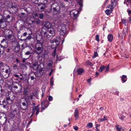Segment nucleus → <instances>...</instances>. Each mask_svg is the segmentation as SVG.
I'll return each instance as SVG.
<instances>
[{"mask_svg": "<svg viewBox=\"0 0 131 131\" xmlns=\"http://www.w3.org/2000/svg\"><path fill=\"white\" fill-rule=\"evenodd\" d=\"M47 33V32H45L44 33V36H47V37H49V36L48 35Z\"/></svg>", "mask_w": 131, "mask_h": 131, "instance_id": "obj_48", "label": "nucleus"}, {"mask_svg": "<svg viewBox=\"0 0 131 131\" xmlns=\"http://www.w3.org/2000/svg\"><path fill=\"white\" fill-rule=\"evenodd\" d=\"M73 128L75 130H77L78 129V127L77 126H73Z\"/></svg>", "mask_w": 131, "mask_h": 131, "instance_id": "obj_47", "label": "nucleus"}, {"mask_svg": "<svg viewBox=\"0 0 131 131\" xmlns=\"http://www.w3.org/2000/svg\"><path fill=\"white\" fill-rule=\"evenodd\" d=\"M104 108L103 107H102L100 108V109L101 111H102L104 110Z\"/></svg>", "mask_w": 131, "mask_h": 131, "instance_id": "obj_58", "label": "nucleus"}, {"mask_svg": "<svg viewBox=\"0 0 131 131\" xmlns=\"http://www.w3.org/2000/svg\"><path fill=\"white\" fill-rule=\"evenodd\" d=\"M48 103V102L46 101H43L41 103V108L42 109L44 110L47 107V105H46V104Z\"/></svg>", "mask_w": 131, "mask_h": 131, "instance_id": "obj_13", "label": "nucleus"}, {"mask_svg": "<svg viewBox=\"0 0 131 131\" xmlns=\"http://www.w3.org/2000/svg\"><path fill=\"white\" fill-rule=\"evenodd\" d=\"M35 49V52L36 54H41L43 49L42 42L38 40L37 43L36 45Z\"/></svg>", "mask_w": 131, "mask_h": 131, "instance_id": "obj_1", "label": "nucleus"}, {"mask_svg": "<svg viewBox=\"0 0 131 131\" xmlns=\"http://www.w3.org/2000/svg\"><path fill=\"white\" fill-rule=\"evenodd\" d=\"M125 116L123 114H121L120 116H119V118L122 120H123L124 118H125Z\"/></svg>", "mask_w": 131, "mask_h": 131, "instance_id": "obj_36", "label": "nucleus"}, {"mask_svg": "<svg viewBox=\"0 0 131 131\" xmlns=\"http://www.w3.org/2000/svg\"><path fill=\"white\" fill-rule=\"evenodd\" d=\"M3 63L1 62H0V67H1L3 66Z\"/></svg>", "mask_w": 131, "mask_h": 131, "instance_id": "obj_50", "label": "nucleus"}, {"mask_svg": "<svg viewBox=\"0 0 131 131\" xmlns=\"http://www.w3.org/2000/svg\"><path fill=\"white\" fill-rule=\"evenodd\" d=\"M20 48V46L18 43H17L16 46L15 47L14 50L16 52H18Z\"/></svg>", "mask_w": 131, "mask_h": 131, "instance_id": "obj_19", "label": "nucleus"}, {"mask_svg": "<svg viewBox=\"0 0 131 131\" xmlns=\"http://www.w3.org/2000/svg\"><path fill=\"white\" fill-rule=\"evenodd\" d=\"M47 32H49L50 34L51 35H50V36H53L55 34V31L54 28H51L49 29Z\"/></svg>", "mask_w": 131, "mask_h": 131, "instance_id": "obj_12", "label": "nucleus"}, {"mask_svg": "<svg viewBox=\"0 0 131 131\" xmlns=\"http://www.w3.org/2000/svg\"><path fill=\"white\" fill-rule=\"evenodd\" d=\"M99 74V73L97 72H96V76H97Z\"/></svg>", "mask_w": 131, "mask_h": 131, "instance_id": "obj_63", "label": "nucleus"}, {"mask_svg": "<svg viewBox=\"0 0 131 131\" xmlns=\"http://www.w3.org/2000/svg\"><path fill=\"white\" fill-rule=\"evenodd\" d=\"M126 78L127 76L126 75H123L122 76V79L123 83H124L127 80Z\"/></svg>", "mask_w": 131, "mask_h": 131, "instance_id": "obj_25", "label": "nucleus"}, {"mask_svg": "<svg viewBox=\"0 0 131 131\" xmlns=\"http://www.w3.org/2000/svg\"><path fill=\"white\" fill-rule=\"evenodd\" d=\"M30 53L29 51H27L26 53L25 54L27 55H29Z\"/></svg>", "mask_w": 131, "mask_h": 131, "instance_id": "obj_52", "label": "nucleus"}, {"mask_svg": "<svg viewBox=\"0 0 131 131\" xmlns=\"http://www.w3.org/2000/svg\"><path fill=\"white\" fill-rule=\"evenodd\" d=\"M43 14H39L38 17L40 19H43Z\"/></svg>", "mask_w": 131, "mask_h": 131, "instance_id": "obj_35", "label": "nucleus"}, {"mask_svg": "<svg viewBox=\"0 0 131 131\" xmlns=\"http://www.w3.org/2000/svg\"><path fill=\"white\" fill-rule=\"evenodd\" d=\"M7 46H1V47L0 46V54H3L4 51V49L6 48L7 47Z\"/></svg>", "mask_w": 131, "mask_h": 131, "instance_id": "obj_22", "label": "nucleus"}, {"mask_svg": "<svg viewBox=\"0 0 131 131\" xmlns=\"http://www.w3.org/2000/svg\"><path fill=\"white\" fill-rule=\"evenodd\" d=\"M58 40L57 39H55L53 40H52L50 41V42L51 43H53V45H54V47H53L54 48H56V43L58 42Z\"/></svg>", "mask_w": 131, "mask_h": 131, "instance_id": "obj_15", "label": "nucleus"}, {"mask_svg": "<svg viewBox=\"0 0 131 131\" xmlns=\"http://www.w3.org/2000/svg\"><path fill=\"white\" fill-rule=\"evenodd\" d=\"M53 77L51 78L50 80V84L52 86L53 85Z\"/></svg>", "mask_w": 131, "mask_h": 131, "instance_id": "obj_41", "label": "nucleus"}, {"mask_svg": "<svg viewBox=\"0 0 131 131\" xmlns=\"http://www.w3.org/2000/svg\"><path fill=\"white\" fill-rule=\"evenodd\" d=\"M99 35H96V40L97 41L99 42Z\"/></svg>", "mask_w": 131, "mask_h": 131, "instance_id": "obj_42", "label": "nucleus"}, {"mask_svg": "<svg viewBox=\"0 0 131 131\" xmlns=\"http://www.w3.org/2000/svg\"><path fill=\"white\" fill-rule=\"evenodd\" d=\"M13 38L14 37L11 35H9L7 37V38L9 40H12Z\"/></svg>", "mask_w": 131, "mask_h": 131, "instance_id": "obj_29", "label": "nucleus"}, {"mask_svg": "<svg viewBox=\"0 0 131 131\" xmlns=\"http://www.w3.org/2000/svg\"><path fill=\"white\" fill-rule=\"evenodd\" d=\"M33 66L34 67H36L35 68L34 67V70H36L38 68V66L36 64H33Z\"/></svg>", "mask_w": 131, "mask_h": 131, "instance_id": "obj_38", "label": "nucleus"}, {"mask_svg": "<svg viewBox=\"0 0 131 131\" xmlns=\"http://www.w3.org/2000/svg\"><path fill=\"white\" fill-rule=\"evenodd\" d=\"M14 88H15V89H17L18 88V87L16 86H14V87H13Z\"/></svg>", "mask_w": 131, "mask_h": 131, "instance_id": "obj_62", "label": "nucleus"}, {"mask_svg": "<svg viewBox=\"0 0 131 131\" xmlns=\"http://www.w3.org/2000/svg\"><path fill=\"white\" fill-rule=\"evenodd\" d=\"M45 88L44 86H43L42 88V93H43V94H44L45 92Z\"/></svg>", "mask_w": 131, "mask_h": 131, "instance_id": "obj_37", "label": "nucleus"}, {"mask_svg": "<svg viewBox=\"0 0 131 131\" xmlns=\"http://www.w3.org/2000/svg\"><path fill=\"white\" fill-rule=\"evenodd\" d=\"M39 110H38L36 111V115H37L38 114V113H39Z\"/></svg>", "mask_w": 131, "mask_h": 131, "instance_id": "obj_51", "label": "nucleus"}, {"mask_svg": "<svg viewBox=\"0 0 131 131\" xmlns=\"http://www.w3.org/2000/svg\"><path fill=\"white\" fill-rule=\"evenodd\" d=\"M11 9H13L14 10V11H13V12L16 13L17 12L18 10V8L16 4L15 3H13Z\"/></svg>", "mask_w": 131, "mask_h": 131, "instance_id": "obj_10", "label": "nucleus"}, {"mask_svg": "<svg viewBox=\"0 0 131 131\" xmlns=\"http://www.w3.org/2000/svg\"><path fill=\"white\" fill-rule=\"evenodd\" d=\"M113 9L111 10H111H110L109 9H106V11H105V12L106 14H107L108 15L111 13L112 12V11H113Z\"/></svg>", "mask_w": 131, "mask_h": 131, "instance_id": "obj_26", "label": "nucleus"}, {"mask_svg": "<svg viewBox=\"0 0 131 131\" xmlns=\"http://www.w3.org/2000/svg\"><path fill=\"white\" fill-rule=\"evenodd\" d=\"M98 55V54L97 52H95L94 53V54L93 57V58H95Z\"/></svg>", "mask_w": 131, "mask_h": 131, "instance_id": "obj_43", "label": "nucleus"}, {"mask_svg": "<svg viewBox=\"0 0 131 131\" xmlns=\"http://www.w3.org/2000/svg\"><path fill=\"white\" fill-rule=\"evenodd\" d=\"M129 21L130 23H131V16L129 18Z\"/></svg>", "mask_w": 131, "mask_h": 131, "instance_id": "obj_57", "label": "nucleus"}, {"mask_svg": "<svg viewBox=\"0 0 131 131\" xmlns=\"http://www.w3.org/2000/svg\"><path fill=\"white\" fill-rule=\"evenodd\" d=\"M14 77H16V78H18L19 77V76L17 74H15L14 75Z\"/></svg>", "mask_w": 131, "mask_h": 131, "instance_id": "obj_55", "label": "nucleus"}, {"mask_svg": "<svg viewBox=\"0 0 131 131\" xmlns=\"http://www.w3.org/2000/svg\"><path fill=\"white\" fill-rule=\"evenodd\" d=\"M26 16V15L23 13H22L20 16V17L22 18H25V17Z\"/></svg>", "mask_w": 131, "mask_h": 131, "instance_id": "obj_34", "label": "nucleus"}, {"mask_svg": "<svg viewBox=\"0 0 131 131\" xmlns=\"http://www.w3.org/2000/svg\"><path fill=\"white\" fill-rule=\"evenodd\" d=\"M34 77L33 76H31L30 77V79L31 80H33L34 79Z\"/></svg>", "mask_w": 131, "mask_h": 131, "instance_id": "obj_54", "label": "nucleus"}, {"mask_svg": "<svg viewBox=\"0 0 131 131\" xmlns=\"http://www.w3.org/2000/svg\"><path fill=\"white\" fill-rule=\"evenodd\" d=\"M56 49H55L54 50L53 52V53H52V56L54 57H55L56 56Z\"/></svg>", "mask_w": 131, "mask_h": 131, "instance_id": "obj_40", "label": "nucleus"}, {"mask_svg": "<svg viewBox=\"0 0 131 131\" xmlns=\"http://www.w3.org/2000/svg\"><path fill=\"white\" fill-rule=\"evenodd\" d=\"M127 11L129 15H131V10H130L129 9H128Z\"/></svg>", "mask_w": 131, "mask_h": 131, "instance_id": "obj_46", "label": "nucleus"}, {"mask_svg": "<svg viewBox=\"0 0 131 131\" xmlns=\"http://www.w3.org/2000/svg\"><path fill=\"white\" fill-rule=\"evenodd\" d=\"M128 3H126L127 5L129 7L131 8V0H126Z\"/></svg>", "mask_w": 131, "mask_h": 131, "instance_id": "obj_28", "label": "nucleus"}, {"mask_svg": "<svg viewBox=\"0 0 131 131\" xmlns=\"http://www.w3.org/2000/svg\"><path fill=\"white\" fill-rule=\"evenodd\" d=\"M86 63L87 64L90 65L91 62L90 61H88L86 62Z\"/></svg>", "mask_w": 131, "mask_h": 131, "instance_id": "obj_49", "label": "nucleus"}, {"mask_svg": "<svg viewBox=\"0 0 131 131\" xmlns=\"http://www.w3.org/2000/svg\"><path fill=\"white\" fill-rule=\"evenodd\" d=\"M79 113L77 108H76L74 112V116L75 118L77 119H78L79 116Z\"/></svg>", "mask_w": 131, "mask_h": 131, "instance_id": "obj_17", "label": "nucleus"}, {"mask_svg": "<svg viewBox=\"0 0 131 131\" xmlns=\"http://www.w3.org/2000/svg\"><path fill=\"white\" fill-rule=\"evenodd\" d=\"M5 21V19L2 15L0 14V23H1V26L2 28L6 27V25Z\"/></svg>", "mask_w": 131, "mask_h": 131, "instance_id": "obj_6", "label": "nucleus"}, {"mask_svg": "<svg viewBox=\"0 0 131 131\" xmlns=\"http://www.w3.org/2000/svg\"><path fill=\"white\" fill-rule=\"evenodd\" d=\"M29 97L31 100H32L33 98V95H30V96H29Z\"/></svg>", "mask_w": 131, "mask_h": 131, "instance_id": "obj_56", "label": "nucleus"}, {"mask_svg": "<svg viewBox=\"0 0 131 131\" xmlns=\"http://www.w3.org/2000/svg\"><path fill=\"white\" fill-rule=\"evenodd\" d=\"M28 106V105L24 102L21 103L20 105V108L23 110H26Z\"/></svg>", "mask_w": 131, "mask_h": 131, "instance_id": "obj_9", "label": "nucleus"}, {"mask_svg": "<svg viewBox=\"0 0 131 131\" xmlns=\"http://www.w3.org/2000/svg\"><path fill=\"white\" fill-rule=\"evenodd\" d=\"M41 21L39 19H37L35 20L34 21V22L35 23L37 24H40L41 23Z\"/></svg>", "mask_w": 131, "mask_h": 131, "instance_id": "obj_31", "label": "nucleus"}, {"mask_svg": "<svg viewBox=\"0 0 131 131\" xmlns=\"http://www.w3.org/2000/svg\"><path fill=\"white\" fill-rule=\"evenodd\" d=\"M27 35V33L26 32H24L23 34V36H26Z\"/></svg>", "mask_w": 131, "mask_h": 131, "instance_id": "obj_59", "label": "nucleus"}, {"mask_svg": "<svg viewBox=\"0 0 131 131\" xmlns=\"http://www.w3.org/2000/svg\"><path fill=\"white\" fill-rule=\"evenodd\" d=\"M35 15L36 17L38 16V14L37 13H35Z\"/></svg>", "mask_w": 131, "mask_h": 131, "instance_id": "obj_64", "label": "nucleus"}, {"mask_svg": "<svg viewBox=\"0 0 131 131\" xmlns=\"http://www.w3.org/2000/svg\"><path fill=\"white\" fill-rule=\"evenodd\" d=\"M93 124L91 123H89L86 126L87 127L89 128H92L93 127Z\"/></svg>", "mask_w": 131, "mask_h": 131, "instance_id": "obj_32", "label": "nucleus"}, {"mask_svg": "<svg viewBox=\"0 0 131 131\" xmlns=\"http://www.w3.org/2000/svg\"><path fill=\"white\" fill-rule=\"evenodd\" d=\"M11 96L9 95L6 97V100L7 104H10L13 103V99L10 97Z\"/></svg>", "mask_w": 131, "mask_h": 131, "instance_id": "obj_8", "label": "nucleus"}, {"mask_svg": "<svg viewBox=\"0 0 131 131\" xmlns=\"http://www.w3.org/2000/svg\"><path fill=\"white\" fill-rule=\"evenodd\" d=\"M39 105H38L37 106H34L33 107L32 111L33 113L32 114L31 116L35 113V112L37 111L38 110H39Z\"/></svg>", "mask_w": 131, "mask_h": 131, "instance_id": "obj_21", "label": "nucleus"}, {"mask_svg": "<svg viewBox=\"0 0 131 131\" xmlns=\"http://www.w3.org/2000/svg\"><path fill=\"white\" fill-rule=\"evenodd\" d=\"M117 2L118 0H111V4L108 5L106 8H110L111 10L113 9L116 6Z\"/></svg>", "mask_w": 131, "mask_h": 131, "instance_id": "obj_4", "label": "nucleus"}, {"mask_svg": "<svg viewBox=\"0 0 131 131\" xmlns=\"http://www.w3.org/2000/svg\"><path fill=\"white\" fill-rule=\"evenodd\" d=\"M107 38L108 41L110 42H111L113 40V36L112 34H110L108 35Z\"/></svg>", "mask_w": 131, "mask_h": 131, "instance_id": "obj_20", "label": "nucleus"}, {"mask_svg": "<svg viewBox=\"0 0 131 131\" xmlns=\"http://www.w3.org/2000/svg\"><path fill=\"white\" fill-rule=\"evenodd\" d=\"M10 17V15H7L5 19V20H6L8 19H9Z\"/></svg>", "mask_w": 131, "mask_h": 131, "instance_id": "obj_45", "label": "nucleus"}, {"mask_svg": "<svg viewBox=\"0 0 131 131\" xmlns=\"http://www.w3.org/2000/svg\"><path fill=\"white\" fill-rule=\"evenodd\" d=\"M43 25L46 29H49L51 26V24L48 22L44 21L43 23Z\"/></svg>", "mask_w": 131, "mask_h": 131, "instance_id": "obj_7", "label": "nucleus"}, {"mask_svg": "<svg viewBox=\"0 0 131 131\" xmlns=\"http://www.w3.org/2000/svg\"><path fill=\"white\" fill-rule=\"evenodd\" d=\"M51 10L53 14L56 15L58 14L59 12L60 8H58V9H57V8H56Z\"/></svg>", "mask_w": 131, "mask_h": 131, "instance_id": "obj_18", "label": "nucleus"}, {"mask_svg": "<svg viewBox=\"0 0 131 131\" xmlns=\"http://www.w3.org/2000/svg\"><path fill=\"white\" fill-rule=\"evenodd\" d=\"M105 69L104 66H102L100 68V69L99 70V71L100 72H102L103 70Z\"/></svg>", "mask_w": 131, "mask_h": 131, "instance_id": "obj_30", "label": "nucleus"}, {"mask_svg": "<svg viewBox=\"0 0 131 131\" xmlns=\"http://www.w3.org/2000/svg\"><path fill=\"white\" fill-rule=\"evenodd\" d=\"M77 71L78 74L79 75H81L84 72V70L82 68H80L77 69Z\"/></svg>", "mask_w": 131, "mask_h": 131, "instance_id": "obj_23", "label": "nucleus"}, {"mask_svg": "<svg viewBox=\"0 0 131 131\" xmlns=\"http://www.w3.org/2000/svg\"><path fill=\"white\" fill-rule=\"evenodd\" d=\"M53 64V61L51 60H49L48 62L47 66L49 68L51 67Z\"/></svg>", "mask_w": 131, "mask_h": 131, "instance_id": "obj_24", "label": "nucleus"}, {"mask_svg": "<svg viewBox=\"0 0 131 131\" xmlns=\"http://www.w3.org/2000/svg\"><path fill=\"white\" fill-rule=\"evenodd\" d=\"M78 11L76 9H73L70 12L71 17L73 19H75L78 17Z\"/></svg>", "mask_w": 131, "mask_h": 131, "instance_id": "obj_5", "label": "nucleus"}, {"mask_svg": "<svg viewBox=\"0 0 131 131\" xmlns=\"http://www.w3.org/2000/svg\"><path fill=\"white\" fill-rule=\"evenodd\" d=\"M13 67L14 68H17V66L16 64H15L14 65V66H13Z\"/></svg>", "mask_w": 131, "mask_h": 131, "instance_id": "obj_61", "label": "nucleus"}, {"mask_svg": "<svg viewBox=\"0 0 131 131\" xmlns=\"http://www.w3.org/2000/svg\"><path fill=\"white\" fill-rule=\"evenodd\" d=\"M51 8V10L56 8H57V9H58V8H60V6L57 3H54L52 4Z\"/></svg>", "mask_w": 131, "mask_h": 131, "instance_id": "obj_11", "label": "nucleus"}, {"mask_svg": "<svg viewBox=\"0 0 131 131\" xmlns=\"http://www.w3.org/2000/svg\"><path fill=\"white\" fill-rule=\"evenodd\" d=\"M29 92L28 91V88H24L23 91V94L26 97L29 96Z\"/></svg>", "mask_w": 131, "mask_h": 131, "instance_id": "obj_16", "label": "nucleus"}, {"mask_svg": "<svg viewBox=\"0 0 131 131\" xmlns=\"http://www.w3.org/2000/svg\"><path fill=\"white\" fill-rule=\"evenodd\" d=\"M47 0H37L35 2V3L38 4V9L43 11L45 8V4H47Z\"/></svg>", "mask_w": 131, "mask_h": 131, "instance_id": "obj_2", "label": "nucleus"}, {"mask_svg": "<svg viewBox=\"0 0 131 131\" xmlns=\"http://www.w3.org/2000/svg\"><path fill=\"white\" fill-rule=\"evenodd\" d=\"M53 99L52 97L51 96H49L48 97L49 100L50 101H51Z\"/></svg>", "mask_w": 131, "mask_h": 131, "instance_id": "obj_44", "label": "nucleus"}, {"mask_svg": "<svg viewBox=\"0 0 131 131\" xmlns=\"http://www.w3.org/2000/svg\"><path fill=\"white\" fill-rule=\"evenodd\" d=\"M100 126V124H96L95 125V128H98L97 127L98 126Z\"/></svg>", "mask_w": 131, "mask_h": 131, "instance_id": "obj_53", "label": "nucleus"}, {"mask_svg": "<svg viewBox=\"0 0 131 131\" xmlns=\"http://www.w3.org/2000/svg\"><path fill=\"white\" fill-rule=\"evenodd\" d=\"M104 67L106 70L105 71L106 72L108 71V70L109 68V65H108L107 66H104Z\"/></svg>", "mask_w": 131, "mask_h": 131, "instance_id": "obj_39", "label": "nucleus"}, {"mask_svg": "<svg viewBox=\"0 0 131 131\" xmlns=\"http://www.w3.org/2000/svg\"><path fill=\"white\" fill-rule=\"evenodd\" d=\"M100 122L103 121L105 120H107V117L106 116L104 115V118H100L99 119Z\"/></svg>", "mask_w": 131, "mask_h": 131, "instance_id": "obj_27", "label": "nucleus"}, {"mask_svg": "<svg viewBox=\"0 0 131 131\" xmlns=\"http://www.w3.org/2000/svg\"><path fill=\"white\" fill-rule=\"evenodd\" d=\"M58 31H60V34L64 36L67 32L65 26L64 24H62L59 26L58 27Z\"/></svg>", "mask_w": 131, "mask_h": 131, "instance_id": "obj_3", "label": "nucleus"}, {"mask_svg": "<svg viewBox=\"0 0 131 131\" xmlns=\"http://www.w3.org/2000/svg\"><path fill=\"white\" fill-rule=\"evenodd\" d=\"M8 72H9V71H8V69H6V70H5V72H6V73H8Z\"/></svg>", "mask_w": 131, "mask_h": 131, "instance_id": "obj_60", "label": "nucleus"}, {"mask_svg": "<svg viewBox=\"0 0 131 131\" xmlns=\"http://www.w3.org/2000/svg\"><path fill=\"white\" fill-rule=\"evenodd\" d=\"M122 23L126 25L127 22L126 20L124 19H122Z\"/></svg>", "mask_w": 131, "mask_h": 131, "instance_id": "obj_33", "label": "nucleus"}, {"mask_svg": "<svg viewBox=\"0 0 131 131\" xmlns=\"http://www.w3.org/2000/svg\"><path fill=\"white\" fill-rule=\"evenodd\" d=\"M116 129L117 131H121V130H123V131H125L124 128L122 127L121 126L119 125H117Z\"/></svg>", "mask_w": 131, "mask_h": 131, "instance_id": "obj_14", "label": "nucleus"}]
</instances>
